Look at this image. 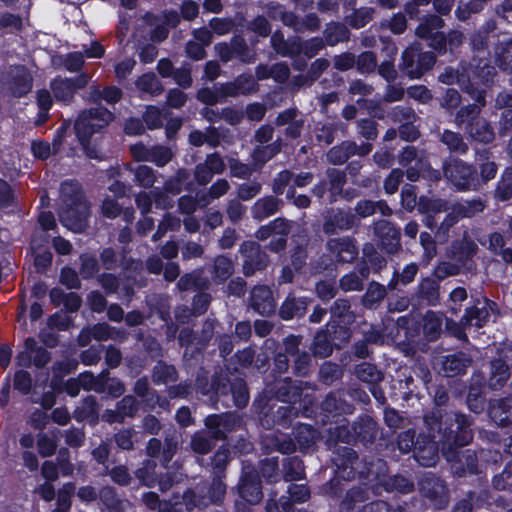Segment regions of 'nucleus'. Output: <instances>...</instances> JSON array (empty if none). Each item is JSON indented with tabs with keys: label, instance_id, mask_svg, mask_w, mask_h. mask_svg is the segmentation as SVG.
I'll list each match as a JSON object with an SVG mask.
<instances>
[{
	"label": "nucleus",
	"instance_id": "obj_1",
	"mask_svg": "<svg viewBox=\"0 0 512 512\" xmlns=\"http://www.w3.org/2000/svg\"><path fill=\"white\" fill-rule=\"evenodd\" d=\"M495 74V68L488 63H483L480 60L479 63L473 68L462 67L461 71H455L451 67L445 68V70L438 76L441 83L451 85L458 83L459 86L471 95V98L475 101L474 104L468 105L462 108L456 117L458 123L465 121V118L471 115H477L481 108L485 106V91L475 88L474 85L479 83H488L492 80Z\"/></svg>",
	"mask_w": 512,
	"mask_h": 512
},
{
	"label": "nucleus",
	"instance_id": "obj_2",
	"mask_svg": "<svg viewBox=\"0 0 512 512\" xmlns=\"http://www.w3.org/2000/svg\"><path fill=\"white\" fill-rule=\"evenodd\" d=\"M471 422L467 416L454 415V423L450 425L449 433H443V455L448 462L455 463V472L458 474L475 473L477 471V456L474 451L466 450L461 454L458 447L469 444L473 439Z\"/></svg>",
	"mask_w": 512,
	"mask_h": 512
},
{
	"label": "nucleus",
	"instance_id": "obj_3",
	"mask_svg": "<svg viewBox=\"0 0 512 512\" xmlns=\"http://www.w3.org/2000/svg\"><path fill=\"white\" fill-rule=\"evenodd\" d=\"M89 215V205L79 183L63 182L60 190L59 210L61 223L73 232H82L88 225Z\"/></svg>",
	"mask_w": 512,
	"mask_h": 512
},
{
	"label": "nucleus",
	"instance_id": "obj_4",
	"mask_svg": "<svg viewBox=\"0 0 512 512\" xmlns=\"http://www.w3.org/2000/svg\"><path fill=\"white\" fill-rule=\"evenodd\" d=\"M113 119V114L99 106L82 111L76 119L74 129L76 136L89 158L98 159V151L90 148L89 143L95 134H101Z\"/></svg>",
	"mask_w": 512,
	"mask_h": 512
},
{
	"label": "nucleus",
	"instance_id": "obj_5",
	"mask_svg": "<svg viewBox=\"0 0 512 512\" xmlns=\"http://www.w3.org/2000/svg\"><path fill=\"white\" fill-rule=\"evenodd\" d=\"M426 424L430 427L431 432L435 430L434 426L438 427V436L429 435L427 437H422V439H418L415 445L414 457L415 460L422 466H433L436 464L438 460V443H442L440 439H443V433L445 430L449 433L450 427L443 428L442 421L438 423L436 416H427L425 418Z\"/></svg>",
	"mask_w": 512,
	"mask_h": 512
},
{
	"label": "nucleus",
	"instance_id": "obj_6",
	"mask_svg": "<svg viewBox=\"0 0 512 512\" xmlns=\"http://www.w3.org/2000/svg\"><path fill=\"white\" fill-rule=\"evenodd\" d=\"M435 62L434 53L423 52L421 44L415 42L402 52L399 68L410 79H419L434 66Z\"/></svg>",
	"mask_w": 512,
	"mask_h": 512
},
{
	"label": "nucleus",
	"instance_id": "obj_7",
	"mask_svg": "<svg viewBox=\"0 0 512 512\" xmlns=\"http://www.w3.org/2000/svg\"><path fill=\"white\" fill-rule=\"evenodd\" d=\"M489 306V302L485 300L480 307L468 308L460 324L447 320V329L458 339H465L466 330L470 331L473 327L479 329L487 322L490 316Z\"/></svg>",
	"mask_w": 512,
	"mask_h": 512
},
{
	"label": "nucleus",
	"instance_id": "obj_8",
	"mask_svg": "<svg viewBox=\"0 0 512 512\" xmlns=\"http://www.w3.org/2000/svg\"><path fill=\"white\" fill-rule=\"evenodd\" d=\"M2 88L15 97H22L32 89L33 78L22 65L9 67L0 79Z\"/></svg>",
	"mask_w": 512,
	"mask_h": 512
},
{
	"label": "nucleus",
	"instance_id": "obj_9",
	"mask_svg": "<svg viewBox=\"0 0 512 512\" xmlns=\"http://www.w3.org/2000/svg\"><path fill=\"white\" fill-rule=\"evenodd\" d=\"M444 27V20L436 15L424 17L415 30V34L429 41V46L439 52L446 50V36L439 30Z\"/></svg>",
	"mask_w": 512,
	"mask_h": 512
},
{
	"label": "nucleus",
	"instance_id": "obj_10",
	"mask_svg": "<svg viewBox=\"0 0 512 512\" xmlns=\"http://www.w3.org/2000/svg\"><path fill=\"white\" fill-rule=\"evenodd\" d=\"M444 174L459 190L476 189V170L460 160H453L444 167Z\"/></svg>",
	"mask_w": 512,
	"mask_h": 512
},
{
	"label": "nucleus",
	"instance_id": "obj_11",
	"mask_svg": "<svg viewBox=\"0 0 512 512\" xmlns=\"http://www.w3.org/2000/svg\"><path fill=\"white\" fill-rule=\"evenodd\" d=\"M50 361L49 352L42 346H38L33 338H27L24 348L16 356V363L21 367H29L32 364L38 368L44 367Z\"/></svg>",
	"mask_w": 512,
	"mask_h": 512
},
{
	"label": "nucleus",
	"instance_id": "obj_12",
	"mask_svg": "<svg viewBox=\"0 0 512 512\" xmlns=\"http://www.w3.org/2000/svg\"><path fill=\"white\" fill-rule=\"evenodd\" d=\"M399 163L403 167H407L406 177L411 182L419 179L420 173L424 172L428 167V163L424 157V153L419 154L414 146H407L399 156Z\"/></svg>",
	"mask_w": 512,
	"mask_h": 512
},
{
	"label": "nucleus",
	"instance_id": "obj_13",
	"mask_svg": "<svg viewBox=\"0 0 512 512\" xmlns=\"http://www.w3.org/2000/svg\"><path fill=\"white\" fill-rule=\"evenodd\" d=\"M241 497L250 504H257L262 499L261 483L254 468L245 466L239 484Z\"/></svg>",
	"mask_w": 512,
	"mask_h": 512
},
{
	"label": "nucleus",
	"instance_id": "obj_14",
	"mask_svg": "<svg viewBox=\"0 0 512 512\" xmlns=\"http://www.w3.org/2000/svg\"><path fill=\"white\" fill-rule=\"evenodd\" d=\"M88 83L86 75H80L74 79L55 78L51 82V89L57 101L69 103L78 89L85 87Z\"/></svg>",
	"mask_w": 512,
	"mask_h": 512
},
{
	"label": "nucleus",
	"instance_id": "obj_15",
	"mask_svg": "<svg viewBox=\"0 0 512 512\" xmlns=\"http://www.w3.org/2000/svg\"><path fill=\"white\" fill-rule=\"evenodd\" d=\"M240 252L245 257L243 272L246 276L266 266V255L260 251V246L256 242L245 241L240 246Z\"/></svg>",
	"mask_w": 512,
	"mask_h": 512
},
{
	"label": "nucleus",
	"instance_id": "obj_16",
	"mask_svg": "<svg viewBox=\"0 0 512 512\" xmlns=\"http://www.w3.org/2000/svg\"><path fill=\"white\" fill-rule=\"evenodd\" d=\"M483 208L484 206L479 200L457 204L453 212L448 214L441 223L438 235L445 236L449 228L456 224L460 217H472L474 214L483 211Z\"/></svg>",
	"mask_w": 512,
	"mask_h": 512
},
{
	"label": "nucleus",
	"instance_id": "obj_17",
	"mask_svg": "<svg viewBox=\"0 0 512 512\" xmlns=\"http://www.w3.org/2000/svg\"><path fill=\"white\" fill-rule=\"evenodd\" d=\"M372 145L365 143L357 145L354 142L345 141L339 146L333 147L328 153L327 158L333 164H343L350 156L360 155L364 156L371 152Z\"/></svg>",
	"mask_w": 512,
	"mask_h": 512
},
{
	"label": "nucleus",
	"instance_id": "obj_18",
	"mask_svg": "<svg viewBox=\"0 0 512 512\" xmlns=\"http://www.w3.org/2000/svg\"><path fill=\"white\" fill-rule=\"evenodd\" d=\"M206 427L211 431L214 439H222L227 432L240 425V420L233 414L209 415L205 419Z\"/></svg>",
	"mask_w": 512,
	"mask_h": 512
},
{
	"label": "nucleus",
	"instance_id": "obj_19",
	"mask_svg": "<svg viewBox=\"0 0 512 512\" xmlns=\"http://www.w3.org/2000/svg\"><path fill=\"white\" fill-rule=\"evenodd\" d=\"M327 249L339 262H352L358 254L355 243L350 237L330 239L327 242Z\"/></svg>",
	"mask_w": 512,
	"mask_h": 512
},
{
	"label": "nucleus",
	"instance_id": "obj_20",
	"mask_svg": "<svg viewBox=\"0 0 512 512\" xmlns=\"http://www.w3.org/2000/svg\"><path fill=\"white\" fill-rule=\"evenodd\" d=\"M488 414L490 419L498 426L512 425V397L491 401Z\"/></svg>",
	"mask_w": 512,
	"mask_h": 512
},
{
	"label": "nucleus",
	"instance_id": "obj_21",
	"mask_svg": "<svg viewBox=\"0 0 512 512\" xmlns=\"http://www.w3.org/2000/svg\"><path fill=\"white\" fill-rule=\"evenodd\" d=\"M251 306L262 315H270L275 310V301L269 287L255 286L251 292Z\"/></svg>",
	"mask_w": 512,
	"mask_h": 512
},
{
	"label": "nucleus",
	"instance_id": "obj_22",
	"mask_svg": "<svg viewBox=\"0 0 512 512\" xmlns=\"http://www.w3.org/2000/svg\"><path fill=\"white\" fill-rule=\"evenodd\" d=\"M509 377L510 369L503 359H494L490 362L487 384L491 389L497 390L502 388Z\"/></svg>",
	"mask_w": 512,
	"mask_h": 512
},
{
	"label": "nucleus",
	"instance_id": "obj_23",
	"mask_svg": "<svg viewBox=\"0 0 512 512\" xmlns=\"http://www.w3.org/2000/svg\"><path fill=\"white\" fill-rule=\"evenodd\" d=\"M354 216L350 212H331L324 223L323 230L326 234H335L339 231L348 230L354 225Z\"/></svg>",
	"mask_w": 512,
	"mask_h": 512
},
{
	"label": "nucleus",
	"instance_id": "obj_24",
	"mask_svg": "<svg viewBox=\"0 0 512 512\" xmlns=\"http://www.w3.org/2000/svg\"><path fill=\"white\" fill-rule=\"evenodd\" d=\"M471 360L464 353L452 354L444 357L441 363V371L447 377H454L466 371Z\"/></svg>",
	"mask_w": 512,
	"mask_h": 512
},
{
	"label": "nucleus",
	"instance_id": "obj_25",
	"mask_svg": "<svg viewBox=\"0 0 512 512\" xmlns=\"http://www.w3.org/2000/svg\"><path fill=\"white\" fill-rule=\"evenodd\" d=\"M483 378L480 375H473L472 383L467 396V405L475 413H480L485 408V399L482 396Z\"/></svg>",
	"mask_w": 512,
	"mask_h": 512
},
{
	"label": "nucleus",
	"instance_id": "obj_26",
	"mask_svg": "<svg viewBox=\"0 0 512 512\" xmlns=\"http://www.w3.org/2000/svg\"><path fill=\"white\" fill-rule=\"evenodd\" d=\"M279 203L280 201L273 196H267L257 200L251 209L253 218L263 220L275 214L279 209Z\"/></svg>",
	"mask_w": 512,
	"mask_h": 512
},
{
	"label": "nucleus",
	"instance_id": "obj_27",
	"mask_svg": "<svg viewBox=\"0 0 512 512\" xmlns=\"http://www.w3.org/2000/svg\"><path fill=\"white\" fill-rule=\"evenodd\" d=\"M308 305L306 298L296 299L294 296L289 295L280 309V315L284 320H290L296 316H301L305 313Z\"/></svg>",
	"mask_w": 512,
	"mask_h": 512
},
{
	"label": "nucleus",
	"instance_id": "obj_28",
	"mask_svg": "<svg viewBox=\"0 0 512 512\" xmlns=\"http://www.w3.org/2000/svg\"><path fill=\"white\" fill-rule=\"evenodd\" d=\"M496 65L505 72L512 73V37L500 42L494 50Z\"/></svg>",
	"mask_w": 512,
	"mask_h": 512
},
{
	"label": "nucleus",
	"instance_id": "obj_29",
	"mask_svg": "<svg viewBox=\"0 0 512 512\" xmlns=\"http://www.w3.org/2000/svg\"><path fill=\"white\" fill-rule=\"evenodd\" d=\"M108 375L107 371H103L98 376H95L91 372H83L79 374L77 377L80 381V384L85 390H93L98 393H102L106 389V377Z\"/></svg>",
	"mask_w": 512,
	"mask_h": 512
},
{
	"label": "nucleus",
	"instance_id": "obj_30",
	"mask_svg": "<svg viewBox=\"0 0 512 512\" xmlns=\"http://www.w3.org/2000/svg\"><path fill=\"white\" fill-rule=\"evenodd\" d=\"M273 49L282 56H294L300 50L296 39L286 41L281 33H274L271 37Z\"/></svg>",
	"mask_w": 512,
	"mask_h": 512
},
{
	"label": "nucleus",
	"instance_id": "obj_31",
	"mask_svg": "<svg viewBox=\"0 0 512 512\" xmlns=\"http://www.w3.org/2000/svg\"><path fill=\"white\" fill-rule=\"evenodd\" d=\"M468 132L473 139L484 143H488L494 138L493 129L485 119H476L470 124Z\"/></svg>",
	"mask_w": 512,
	"mask_h": 512
},
{
	"label": "nucleus",
	"instance_id": "obj_32",
	"mask_svg": "<svg viewBox=\"0 0 512 512\" xmlns=\"http://www.w3.org/2000/svg\"><path fill=\"white\" fill-rule=\"evenodd\" d=\"M361 277H359L355 272L344 275L340 279V287L342 290L348 291H359L363 288L362 279H366L369 275V268L362 267L359 270Z\"/></svg>",
	"mask_w": 512,
	"mask_h": 512
},
{
	"label": "nucleus",
	"instance_id": "obj_33",
	"mask_svg": "<svg viewBox=\"0 0 512 512\" xmlns=\"http://www.w3.org/2000/svg\"><path fill=\"white\" fill-rule=\"evenodd\" d=\"M281 144L278 141L267 145V146H258L253 154V162L256 168L261 167L264 163L274 157L276 154L280 152Z\"/></svg>",
	"mask_w": 512,
	"mask_h": 512
},
{
	"label": "nucleus",
	"instance_id": "obj_34",
	"mask_svg": "<svg viewBox=\"0 0 512 512\" xmlns=\"http://www.w3.org/2000/svg\"><path fill=\"white\" fill-rule=\"evenodd\" d=\"M442 317L429 311L423 317V331L429 340H434L441 332Z\"/></svg>",
	"mask_w": 512,
	"mask_h": 512
},
{
	"label": "nucleus",
	"instance_id": "obj_35",
	"mask_svg": "<svg viewBox=\"0 0 512 512\" xmlns=\"http://www.w3.org/2000/svg\"><path fill=\"white\" fill-rule=\"evenodd\" d=\"M230 188L229 182L226 179H218L211 185L207 193L199 196V202L202 207L207 206L212 200L218 199L225 195Z\"/></svg>",
	"mask_w": 512,
	"mask_h": 512
},
{
	"label": "nucleus",
	"instance_id": "obj_36",
	"mask_svg": "<svg viewBox=\"0 0 512 512\" xmlns=\"http://www.w3.org/2000/svg\"><path fill=\"white\" fill-rule=\"evenodd\" d=\"M93 338L97 341H106L108 339L123 340L126 337L124 331L115 329L106 323H99L91 327Z\"/></svg>",
	"mask_w": 512,
	"mask_h": 512
},
{
	"label": "nucleus",
	"instance_id": "obj_37",
	"mask_svg": "<svg viewBox=\"0 0 512 512\" xmlns=\"http://www.w3.org/2000/svg\"><path fill=\"white\" fill-rule=\"evenodd\" d=\"M137 88L152 96L159 95L163 91V87L155 74L147 73L139 77L136 81Z\"/></svg>",
	"mask_w": 512,
	"mask_h": 512
},
{
	"label": "nucleus",
	"instance_id": "obj_38",
	"mask_svg": "<svg viewBox=\"0 0 512 512\" xmlns=\"http://www.w3.org/2000/svg\"><path fill=\"white\" fill-rule=\"evenodd\" d=\"M233 272L234 265L231 259L222 255L215 258L213 267L215 281L224 282Z\"/></svg>",
	"mask_w": 512,
	"mask_h": 512
},
{
	"label": "nucleus",
	"instance_id": "obj_39",
	"mask_svg": "<svg viewBox=\"0 0 512 512\" xmlns=\"http://www.w3.org/2000/svg\"><path fill=\"white\" fill-rule=\"evenodd\" d=\"M269 9V15L272 18L281 19L286 26L292 27L295 31H303V24H300V20L295 14L284 11L279 5H271Z\"/></svg>",
	"mask_w": 512,
	"mask_h": 512
},
{
	"label": "nucleus",
	"instance_id": "obj_40",
	"mask_svg": "<svg viewBox=\"0 0 512 512\" xmlns=\"http://www.w3.org/2000/svg\"><path fill=\"white\" fill-rule=\"evenodd\" d=\"M366 499L365 489L361 487L351 489L341 502V512H352Z\"/></svg>",
	"mask_w": 512,
	"mask_h": 512
},
{
	"label": "nucleus",
	"instance_id": "obj_41",
	"mask_svg": "<svg viewBox=\"0 0 512 512\" xmlns=\"http://www.w3.org/2000/svg\"><path fill=\"white\" fill-rule=\"evenodd\" d=\"M324 37L326 42L333 46L339 42L347 40L349 37V31L342 24L331 23L326 27Z\"/></svg>",
	"mask_w": 512,
	"mask_h": 512
},
{
	"label": "nucleus",
	"instance_id": "obj_42",
	"mask_svg": "<svg viewBox=\"0 0 512 512\" xmlns=\"http://www.w3.org/2000/svg\"><path fill=\"white\" fill-rule=\"evenodd\" d=\"M177 378V372L174 366L167 365L165 363L159 362L153 370V382L155 384H166L168 382H173Z\"/></svg>",
	"mask_w": 512,
	"mask_h": 512
},
{
	"label": "nucleus",
	"instance_id": "obj_43",
	"mask_svg": "<svg viewBox=\"0 0 512 512\" xmlns=\"http://www.w3.org/2000/svg\"><path fill=\"white\" fill-rule=\"evenodd\" d=\"M441 142L445 144L451 152L465 153L468 149L459 133L445 130L441 136Z\"/></svg>",
	"mask_w": 512,
	"mask_h": 512
},
{
	"label": "nucleus",
	"instance_id": "obj_44",
	"mask_svg": "<svg viewBox=\"0 0 512 512\" xmlns=\"http://www.w3.org/2000/svg\"><path fill=\"white\" fill-rule=\"evenodd\" d=\"M301 385L302 382L285 381L284 384L279 387L278 395L284 402L296 403L301 396Z\"/></svg>",
	"mask_w": 512,
	"mask_h": 512
},
{
	"label": "nucleus",
	"instance_id": "obj_45",
	"mask_svg": "<svg viewBox=\"0 0 512 512\" xmlns=\"http://www.w3.org/2000/svg\"><path fill=\"white\" fill-rule=\"evenodd\" d=\"M333 351V346L326 331H320L316 334L313 343V353L322 358L328 357Z\"/></svg>",
	"mask_w": 512,
	"mask_h": 512
},
{
	"label": "nucleus",
	"instance_id": "obj_46",
	"mask_svg": "<svg viewBox=\"0 0 512 512\" xmlns=\"http://www.w3.org/2000/svg\"><path fill=\"white\" fill-rule=\"evenodd\" d=\"M173 158V153L170 148L155 145L150 147V157H148L147 162H152L158 167H163L167 163H169Z\"/></svg>",
	"mask_w": 512,
	"mask_h": 512
},
{
	"label": "nucleus",
	"instance_id": "obj_47",
	"mask_svg": "<svg viewBox=\"0 0 512 512\" xmlns=\"http://www.w3.org/2000/svg\"><path fill=\"white\" fill-rule=\"evenodd\" d=\"M304 476L303 462L297 458H288L284 463V478L286 481H294Z\"/></svg>",
	"mask_w": 512,
	"mask_h": 512
},
{
	"label": "nucleus",
	"instance_id": "obj_48",
	"mask_svg": "<svg viewBox=\"0 0 512 512\" xmlns=\"http://www.w3.org/2000/svg\"><path fill=\"white\" fill-rule=\"evenodd\" d=\"M420 485L422 493L430 499L443 495L445 492L443 482L435 477L426 478Z\"/></svg>",
	"mask_w": 512,
	"mask_h": 512
},
{
	"label": "nucleus",
	"instance_id": "obj_49",
	"mask_svg": "<svg viewBox=\"0 0 512 512\" xmlns=\"http://www.w3.org/2000/svg\"><path fill=\"white\" fill-rule=\"evenodd\" d=\"M189 177H190V173H189L188 170H186V169H179L176 172L175 176L169 178L165 182L163 189L167 193H171L173 195H177L182 190V184L186 180H188Z\"/></svg>",
	"mask_w": 512,
	"mask_h": 512
},
{
	"label": "nucleus",
	"instance_id": "obj_50",
	"mask_svg": "<svg viewBox=\"0 0 512 512\" xmlns=\"http://www.w3.org/2000/svg\"><path fill=\"white\" fill-rule=\"evenodd\" d=\"M446 208V202L442 199L421 196L418 201V210L423 214L439 213L445 211Z\"/></svg>",
	"mask_w": 512,
	"mask_h": 512
},
{
	"label": "nucleus",
	"instance_id": "obj_51",
	"mask_svg": "<svg viewBox=\"0 0 512 512\" xmlns=\"http://www.w3.org/2000/svg\"><path fill=\"white\" fill-rule=\"evenodd\" d=\"M135 182L144 188H150L156 182L155 171L147 165H139L134 170Z\"/></svg>",
	"mask_w": 512,
	"mask_h": 512
},
{
	"label": "nucleus",
	"instance_id": "obj_52",
	"mask_svg": "<svg viewBox=\"0 0 512 512\" xmlns=\"http://www.w3.org/2000/svg\"><path fill=\"white\" fill-rule=\"evenodd\" d=\"M375 233L381 237H388L391 239V245L397 247L399 245V231L388 221L382 220L375 224Z\"/></svg>",
	"mask_w": 512,
	"mask_h": 512
},
{
	"label": "nucleus",
	"instance_id": "obj_53",
	"mask_svg": "<svg viewBox=\"0 0 512 512\" xmlns=\"http://www.w3.org/2000/svg\"><path fill=\"white\" fill-rule=\"evenodd\" d=\"M356 376L363 382L375 383L381 380V373L369 363H362L355 369Z\"/></svg>",
	"mask_w": 512,
	"mask_h": 512
},
{
	"label": "nucleus",
	"instance_id": "obj_54",
	"mask_svg": "<svg viewBox=\"0 0 512 512\" xmlns=\"http://www.w3.org/2000/svg\"><path fill=\"white\" fill-rule=\"evenodd\" d=\"M386 296V289L379 283H371L363 296V303L366 307H372Z\"/></svg>",
	"mask_w": 512,
	"mask_h": 512
},
{
	"label": "nucleus",
	"instance_id": "obj_55",
	"mask_svg": "<svg viewBox=\"0 0 512 512\" xmlns=\"http://www.w3.org/2000/svg\"><path fill=\"white\" fill-rule=\"evenodd\" d=\"M231 393L237 407H243L248 403L249 393L244 380L236 379L231 384Z\"/></svg>",
	"mask_w": 512,
	"mask_h": 512
},
{
	"label": "nucleus",
	"instance_id": "obj_56",
	"mask_svg": "<svg viewBox=\"0 0 512 512\" xmlns=\"http://www.w3.org/2000/svg\"><path fill=\"white\" fill-rule=\"evenodd\" d=\"M496 197L501 201L508 200L512 197V168H508L504 172L496 189Z\"/></svg>",
	"mask_w": 512,
	"mask_h": 512
},
{
	"label": "nucleus",
	"instance_id": "obj_57",
	"mask_svg": "<svg viewBox=\"0 0 512 512\" xmlns=\"http://www.w3.org/2000/svg\"><path fill=\"white\" fill-rule=\"evenodd\" d=\"M355 65L358 72L371 73L377 67L376 56L372 52H363L355 59Z\"/></svg>",
	"mask_w": 512,
	"mask_h": 512
},
{
	"label": "nucleus",
	"instance_id": "obj_58",
	"mask_svg": "<svg viewBox=\"0 0 512 512\" xmlns=\"http://www.w3.org/2000/svg\"><path fill=\"white\" fill-rule=\"evenodd\" d=\"M487 1L488 0H471L464 5L458 6L455 11L456 17L461 21H465L469 18L471 13H477L482 10Z\"/></svg>",
	"mask_w": 512,
	"mask_h": 512
},
{
	"label": "nucleus",
	"instance_id": "obj_59",
	"mask_svg": "<svg viewBox=\"0 0 512 512\" xmlns=\"http://www.w3.org/2000/svg\"><path fill=\"white\" fill-rule=\"evenodd\" d=\"M296 41L300 45V50L296 55L304 54L307 58L314 57L324 47L323 40L320 38H312L305 42L297 38Z\"/></svg>",
	"mask_w": 512,
	"mask_h": 512
},
{
	"label": "nucleus",
	"instance_id": "obj_60",
	"mask_svg": "<svg viewBox=\"0 0 512 512\" xmlns=\"http://www.w3.org/2000/svg\"><path fill=\"white\" fill-rule=\"evenodd\" d=\"M117 407L123 419L134 417L139 409L138 401L131 395H127L117 403Z\"/></svg>",
	"mask_w": 512,
	"mask_h": 512
},
{
	"label": "nucleus",
	"instance_id": "obj_61",
	"mask_svg": "<svg viewBox=\"0 0 512 512\" xmlns=\"http://www.w3.org/2000/svg\"><path fill=\"white\" fill-rule=\"evenodd\" d=\"M373 14V8H361L354 11V13L350 16L349 23L354 28H362L372 20Z\"/></svg>",
	"mask_w": 512,
	"mask_h": 512
},
{
	"label": "nucleus",
	"instance_id": "obj_62",
	"mask_svg": "<svg viewBox=\"0 0 512 512\" xmlns=\"http://www.w3.org/2000/svg\"><path fill=\"white\" fill-rule=\"evenodd\" d=\"M156 463L152 460H147L143 463V467L137 470L136 477L145 486H152L155 482L154 470Z\"/></svg>",
	"mask_w": 512,
	"mask_h": 512
},
{
	"label": "nucleus",
	"instance_id": "obj_63",
	"mask_svg": "<svg viewBox=\"0 0 512 512\" xmlns=\"http://www.w3.org/2000/svg\"><path fill=\"white\" fill-rule=\"evenodd\" d=\"M37 447L42 457H49L55 453L57 444L53 438L41 433L38 435Z\"/></svg>",
	"mask_w": 512,
	"mask_h": 512
},
{
	"label": "nucleus",
	"instance_id": "obj_64",
	"mask_svg": "<svg viewBox=\"0 0 512 512\" xmlns=\"http://www.w3.org/2000/svg\"><path fill=\"white\" fill-rule=\"evenodd\" d=\"M401 202L402 206L408 211H412L416 206L418 207L415 186L410 184L403 186L401 191Z\"/></svg>",
	"mask_w": 512,
	"mask_h": 512
}]
</instances>
